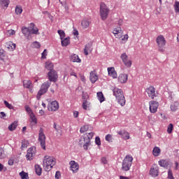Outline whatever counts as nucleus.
<instances>
[{
    "label": "nucleus",
    "mask_w": 179,
    "mask_h": 179,
    "mask_svg": "<svg viewBox=\"0 0 179 179\" xmlns=\"http://www.w3.org/2000/svg\"><path fill=\"white\" fill-rule=\"evenodd\" d=\"M113 96H115L117 103L121 106V107H124L127 101L125 100V96H124V91L118 87H115L113 89Z\"/></svg>",
    "instance_id": "1"
},
{
    "label": "nucleus",
    "mask_w": 179,
    "mask_h": 179,
    "mask_svg": "<svg viewBox=\"0 0 179 179\" xmlns=\"http://www.w3.org/2000/svg\"><path fill=\"white\" fill-rule=\"evenodd\" d=\"M59 108V104L58 101H53L48 106L49 111H57Z\"/></svg>",
    "instance_id": "13"
},
{
    "label": "nucleus",
    "mask_w": 179,
    "mask_h": 179,
    "mask_svg": "<svg viewBox=\"0 0 179 179\" xmlns=\"http://www.w3.org/2000/svg\"><path fill=\"white\" fill-rule=\"evenodd\" d=\"M122 33H124V31L120 27L115 28L113 31V34L116 38H120V36H122Z\"/></svg>",
    "instance_id": "18"
},
{
    "label": "nucleus",
    "mask_w": 179,
    "mask_h": 179,
    "mask_svg": "<svg viewBox=\"0 0 179 179\" xmlns=\"http://www.w3.org/2000/svg\"><path fill=\"white\" fill-rule=\"evenodd\" d=\"M70 76H75V78H78V75L76 74V73H75V71L72 69H70Z\"/></svg>",
    "instance_id": "55"
},
{
    "label": "nucleus",
    "mask_w": 179,
    "mask_h": 179,
    "mask_svg": "<svg viewBox=\"0 0 179 179\" xmlns=\"http://www.w3.org/2000/svg\"><path fill=\"white\" fill-rule=\"evenodd\" d=\"M0 59H1V61L5 59V50L3 49H0Z\"/></svg>",
    "instance_id": "48"
},
{
    "label": "nucleus",
    "mask_w": 179,
    "mask_h": 179,
    "mask_svg": "<svg viewBox=\"0 0 179 179\" xmlns=\"http://www.w3.org/2000/svg\"><path fill=\"white\" fill-rule=\"evenodd\" d=\"M51 86V82L46 81L42 84L40 90L36 95L37 100H40L43 94H45L46 92H48V88Z\"/></svg>",
    "instance_id": "7"
},
{
    "label": "nucleus",
    "mask_w": 179,
    "mask_h": 179,
    "mask_svg": "<svg viewBox=\"0 0 179 179\" xmlns=\"http://www.w3.org/2000/svg\"><path fill=\"white\" fill-rule=\"evenodd\" d=\"M45 68L46 69H48V71H54L53 70V68H54V64H52V63L50 62H48L45 63Z\"/></svg>",
    "instance_id": "35"
},
{
    "label": "nucleus",
    "mask_w": 179,
    "mask_h": 179,
    "mask_svg": "<svg viewBox=\"0 0 179 179\" xmlns=\"http://www.w3.org/2000/svg\"><path fill=\"white\" fill-rule=\"evenodd\" d=\"M45 58H47V49H45L41 54V59H45Z\"/></svg>",
    "instance_id": "53"
},
{
    "label": "nucleus",
    "mask_w": 179,
    "mask_h": 179,
    "mask_svg": "<svg viewBox=\"0 0 179 179\" xmlns=\"http://www.w3.org/2000/svg\"><path fill=\"white\" fill-rule=\"evenodd\" d=\"M150 176L152 177H157V176H159V166H157V164H154L151 166Z\"/></svg>",
    "instance_id": "14"
},
{
    "label": "nucleus",
    "mask_w": 179,
    "mask_h": 179,
    "mask_svg": "<svg viewBox=\"0 0 179 179\" xmlns=\"http://www.w3.org/2000/svg\"><path fill=\"white\" fill-rule=\"evenodd\" d=\"M23 85H24V87H25L26 89H28L29 92H31V93L33 92V89H32V86H31V81L29 80H24L23 81Z\"/></svg>",
    "instance_id": "22"
},
{
    "label": "nucleus",
    "mask_w": 179,
    "mask_h": 179,
    "mask_svg": "<svg viewBox=\"0 0 179 179\" xmlns=\"http://www.w3.org/2000/svg\"><path fill=\"white\" fill-rule=\"evenodd\" d=\"M132 162H134V157L131 155H127L122 161V170L123 171H129L131 166Z\"/></svg>",
    "instance_id": "3"
},
{
    "label": "nucleus",
    "mask_w": 179,
    "mask_h": 179,
    "mask_svg": "<svg viewBox=\"0 0 179 179\" xmlns=\"http://www.w3.org/2000/svg\"><path fill=\"white\" fill-rule=\"evenodd\" d=\"M81 26L83 29H87L90 26V21L87 20H83L81 22Z\"/></svg>",
    "instance_id": "30"
},
{
    "label": "nucleus",
    "mask_w": 179,
    "mask_h": 179,
    "mask_svg": "<svg viewBox=\"0 0 179 179\" xmlns=\"http://www.w3.org/2000/svg\"><path fill=\"white\" fill-rule=\"evenodd\" d=\"M92 51L93 48H92V45H90V43L86 44L84 48L85 55H89V52H92Z\"/></svg>",
    "instance_id": "23"
},
{
    "label": "nucleus",
    "mask_w": 179,
    "mask_h": 179,
    "mask_svg": "<svg viewBox=\"0 0 179 179\" xmlns=\"http://www.w3.org/2000/svg\"><path fill=\"white\" fill-rule=\"evenodd\" d=\"M156 43L159 52H164L166 51V44H167L164 36L159 35L156 38Z\"/></svg>",
    "instance_id": "4"
},
{
    "label": "nucleus",
    "mask_w": 179,
    "mask_h": 179,
    "mask_svg": "<svg viewBox=\"0 0 179 179\" xmlns=\"http://www.w3.org/2000/svg\"><path fill=\"white\" fill-rule=\"evenodd\" d=\"M45 134H44V129L40 128L38 131V142L40 143V145L41 146L42 149L43 150H45Z\"/></svg>",
    "instance_id": "8"
},
{
    "label": "nucleus",
    "mask_w": 179,
    "mask_h": 179,
    "mask_svg": "<svg viewBox=\"0 0 179 179\" xmlns=\"http://www.w3.org/2000/svg\"><path fill=\"white\" fill-rule=\"evenodd\" d=\"M22 34L24 36H28L29 34H31V31L30 29L26 27H23L22 28Z\"/></svg>",
    "instance_id": "33"
},
{
    "label": "nucleus",
    "mask_w": 179,
    "mask_h": 179,
    "mask_svg": "<svg viewBox=\"0 0 179 179\" xmlns=\"http://www.w3.org/2000/svg\"><path fill=\"white\" fill-rule=\"evenodd\" d=\"M29 117L31 118V122L33 124V125H36L37 124V117L34 115V113H31L29 115Z\"/></svg>",
    "instance_id": "34"
},
{
    "label": "nucleus",
    "mask_w": 179,
    "mask_h": 179,
    "mask_svg": "<svg viewBox=\"0 0 179 179\" xmlns=\"http://www.w3.org/2000/svg\"><path fill=\"white\" fill-rule=\"evenodd\" d=\"M108 76H110V78H113V79H117L118 76L117 75V71H115V69L114 67H108Z\"/></svg>",
    "instance_id": "17"
},
{
    "label": "nucleus",
    "mask_w": 179,
    "mask_h": 179,
    "mask_svg": "<svg viewBox=\"0 0 179 179\" xmlns=\"http://www.w3.org/2000/svg\"><path fill=\"white\" fill-rule=\"evenodd\" d=\"M17 127V123L13 122L10 126H8V129L9 131H15Z\"/></svg>",
    "instance_id": "42"
},
{
    "label": "nucleus",
    "mask_w": 179,
    "mask_h": 179,
    "mask_svg": "<svg viewBox=\"0 0 179 179\" xmlns=\"http://www.w3.org/2000/svg\"><path fill=\"white\" fill-rule=\"evenodd\" d=\"M33 47H34V48H40V47H41V45H40L38 42L36 41L33 43Z\"/></svg>",
    "instance_id": "57"
},
{
    "label": "nucleus",
    "mask_w": 179,
    "mask_h": 179,
    "mask_svg": "<svg viewBox=\"0 0 179 179\" xmlns=\"http://www.w3.org/2000/svg\"><path fill=\"white\" fill-rule=\"evenodd\" d=\"M158 164L161 167H169V162L166 159H162L159 161Z\"/></svg>",
    "instance_id": "31"
},
{
    "label": "nucleus",
    "mask_w": 179,
    "mask_h": 179,
    "mask_svg": "<svg viewBox=\"0 0 179 179\" xmlns=\"http://www.w3.org/2000/svg\"><path fill=\"white\" fill-rule=\"evenodd\" d=\"M69 164L71 166V171H73V173H78V171L79 170V164L75 162V161H71Z\"/></svg>",
    "instance_id": "19"
},
{
    "label": "nucleus",
    "mask_w": 179,
    "mask_h": 179,
    "mask_svg": "<svg viewBox=\"0 0 179 179\" xmlns=\"http://www.w3.org/2000/svg\"><path fill=\"white\" fill-rule=\"evenodd\" d=\"M175 13H179V1H176L173 4Z\"/></svg>",
    "instance_id": "38"
},
{
    "label": "nucleus",
    "mask_w": 179,
    "mask_h": 179,
    "mask_svg": "<svg viewBox=\"0 0 179 179\" xmlns=\"http://www.w3.org/2000/svg\"><path fill=\"white\" fill-rule=\"evenodd\" d=\"M21 143H22V145H21L22 150H24L27 148V146H29V141L27 140H23Z\"/></svg>",
    "instance_id": "36"
},
{
    "label": "nucleus",
    "mask_w": 179,
    "mask_h": 179,
    "mask_svg": "<svg viewBox=\"0 0 179 179\" xmlns=\"http://www.w3.org/2000/svg\"><path fill=\"white\" fill-rule=\"evenodd\" d=\"M8 33L10 34V36H13V34H15L16 32L13 29H10L8 31Z\"/></svg>",
    "instance_id": "61"
},
{
    "label": "nucleus",
    "mask_w": 179,
    "mask_h": 179,
    "mask_svg": "<svg viewBox=\"0 0 179 179\" xmlns=\"http://www.w3.org/2000/svg\"><path fill=\"white\" fill-rule=\"evenodd\" d=\"M168 178L174 179V176H173V171H171V169H169L168 171Z\"/></svg>",
    "instance_id": "51"
},
{
    "label": "nucleus",
    "mask_w": 179,
    "mask_h": 179,
    "mask_svg": "<svg viewBox=\"0 0 179 179\" xmlns=\"http://www.w3.org/2000/svg\"><path fill=\"white\" fill-rule=\"evenodd\" d=\"M173 124H169L167 128V132L168 134H171L173 132Z\"/></svg>",
    "instance_id": "52"
},
{
    "label": "nucleus",
    "mask_w": 179,
    "mask_h": 179,
    "mask_svg": "<svg viewBox=\"0 0 179 179\" xmlns=\"http://www.w3.org/2000/svg\"><path fill=\"white\" fill-rule=\"evenodd\" d=\"M149 108H150V112L152 114H155V113H157V109L159 108V102L156 101H150Z\"/></svg>",
    "instance_id": "11"
},
{
    "label": "nucleus",
    "mask_w": 179,
    "mask_h": 179,
    "mask_svg": "<svg viewBox=\"0 0 179 179\" xmlns=\"http://www.w3.org/2000/svg\"><path fill=\"white\" fill-rule=\"evenodd\" d=\"M178 108H179V104L177 102L174 103L171 106V111H177V110H178Z\"/></svg>",
    "instance_id": "39"
},
{
    "label": "nucleus",
    "mask_w": 179,
    "mask_h": 179,
    "mask_svg": "<svg viewBox=\"0 0 179 179\" xmlns=\"http://www.w3.org/2000/svg\"><path fill=\"white\" fill-rule=\"evenodd\" d=\"M35 155H36L35 150L33 147H31L27 150L26 158L27 160H33V157H34Z\"/></svg>",
    "instance_id": "15"
},
{
    "label": "nucleus",
    "mask_w": 179,
    "mask_h": 179,
    "mask_svg": "<svg viewBox=\"0 0 179 179\" xmlns=\"http://www.w3.org/2000/svg\"><path fill=\"white\" fill-rule=\"evenodd\" d=\"M4 104L7 108H9V110H13V106L9 103L7 101H4Z\"/></svg>",
    "instance_id": "50"
},
{
    "label": "nucleus",
    "mask_w": 179,
    "mask_h": 179,
    "mask_svg": "<svg viewBox=\"0 0 179 179\" xmlns=\"http://www.w3.org/2000/svg\"><path fill=\"white\" fill-rule=\"evenodd\" d=\"M4 117H6V114H5L3 112H1L0 118H3Z\"/></svg>",
    "instance_id": "64"
},
{
    "label": "nucleus",
    "mask_w": 179,
    "mask_h": 179,
    "mask_svg": "<svg viewBox=\"0 0 179 179\" xmlns=\"http://www.w3.org/2000/svg\"><path fill=\"white\" fill-rule=\"evenodd\" d=\"M6 155H5V151L3 150V148H0V159H5V157Z\"/></svg>",
    "instance_id": "49"
},
{
    "label": "nucleus",
    "mask_w": 179,
    "mask_h": 179,
    "mask_svg": "<svg viewBox=\"0 0 179 179\" xmlns=\"http://www.w3.org/2000/svg\"><path fill=\"white\" fill-rule=\"evenodd\" d=\"M20 176L21 177V179H29V173L23 171L20 173Z\"/></svg>",
    "instance_id": "40"
},
{
    "label": "nucleus",
    "mask_w": 179,
    "mask_h": 179,
    "mask_svg": "<svg viewBox=\"0 0 179 179\" xmlns=\"http://www.w3.org/2000/svg\"><path fill=\"white\" fill-rule=\"evenodd\" d=\"M25 110L29 114V115L31 113L33 114V111L31 110V108H30V107H29V106H25Z\"/></svg>",
    "instance_id": "58"
},
{
    "label": "nucleus",
    "mask_w": 179,
    "mask_h": 179,
    "mask_svg": "<svg viewBox=\"0 0 179 179\" xmlns=\"http://www.w3.org/2000/svg\"><path fill=\"white\" fill-rule=\"evenodd\" d=\"M90 80L92 82V83H96V82L99 80V76L96 73V71H92L90 73Z\"/></svg>",
    "instance_id": "20"
},
{
    "label": "nucleus",
    "mask_w": 179,
    "mask_h": 179,
    "mask_svg": "<svg viewBox=\"0 0 179 179\" xmlns=\"http://www.w3.org/2000/svg\"><path fill=\"white\" fill-rule=\"evenodd\" d=\"M57 33L59 35L61 40L65 38V31H64V30H58Z\"/></svg>",
    "instance_id": "43"
},
{
    "label": "nucleus",
    "mask_w": 179,
    "mask_h": 179,
    "mask_svg": "<svg viewBox=\"0 0 179 179\" xmlns=\"http://www.w3.org/2000/svg\"><path fill=\"white\" fill-rule=\"evenodd\" d=\"M129 38V37L128 36V34H125L124 36H122V35L120 36L119 38H121L122 41L127 43V41H128Z\"/></svg>",
    "instance_id": "47"
},
{
    "label": "nucleus",
    "mask_w": 179,
    "mask_h": 179,
    "mask_svg": "<svg viewBox=\"0 0 179 179\" xmlns=\"http://www.w3.org/2000/svg\"><path fill=\"white\" fill-rule=\"evenodd\" d=\"M145 93H147L148 97L152 99V100L157 97V92H156V88L153 85H150V87L145 89Z\"/></svg>",
    "instance_id": "9"
},
{
    "label": "nucleus",
    "mask_w": 179,
    "mask_h": 179,
    "mask_svg": "<svg viewBox=\"0 0 179 179\" xmlns=\"http://www.w3.org/2000/svg\"><path fill=\"white\" fill-rule=\"evenodd\" d=\"M31 34H40V32H38V28L34 27L32 28L31 30Z\"/></svg>",
    "instance_id": "46"
},
{
    "label": "nucleus",
    "mask_w": 179,
    "mask_h": 179,
    "mask_svg": "<svg viewBox=\"0 0 179 179\" xmlns=\"http://www.w3.org/2000/svg\"><path fill=\"white\" fill-rule=\"evenodd\" d=\"M55 177L56 179H59L61 177V172H59V171H56Z\"/></svg>",
    "instance_id": "59"
},
{
    "label": "nucleus",
    "mask_w": 179,
    "mask_h": 179,
    "mask_svg": "<svg viewBox=\"0 0 179 179\" xmlns=\"http://www.w3.org/2000/svg\"><path fill=\"white\" fill-rule=\"evenodd\" d=\"M61 40H62L61 43H62V47H68V45H69V44H71V41H70L69 37H66V38L61 39Z\"/></svg>",
    "instance_id": "25"
},
{
    "label": "nucleus",
    "mask_w": 179,
    "mask_h": 179,
    "mask_svg": "<svg viewBox=\"0 0 179 179\" xmlns=\"http://www.w3.org/2000/svg\"><path fill=\"white\" fill-rule=\"evenodd\" d=\"M105 141H106L107 142H109V143L113 142V135L107 134L105 137Z\"/></svg>",
    "instance_id": "45"
},
{
    "label": "nucleus",
    "mask_w": 179,
    "mask_h": 179,
    "mask_svg": "<svg viewBox=\"0 0 179 179\" xmlns=\"http://www.w3.org/2000/svg\"><path fill=\"white\" fill-rule=\"evenodd\" d=\"M120 59H122L124 66L127 68H131V66H132V60L129 59L127 53H122L120 55Z\"/></svg>",
    "instance_id": "10"
},
{
    "label": "nucleus",
    "mask_w": 179,
    "mask_h": 179,
    "mask_svg": "<svg viewBox=\"0 0 179 179\" xmlns=\"http://www.w3.org/2000/svg\"><path fill=\"white\" fill-rule=\"evenodd\" d=\"M70 61L71 62H82V60L80 58H79V56L78 55H73L70 57Z\"/></svg>",
    "instance_id": "26"
},
{
    "label": "nucleus",
    "mask_w": 179,
    "mask_h": 179,
    "mask_svg": "<svg viewBox=\"0 0 179 179\" xmlns=\"http://www.w3.org/2000/svg\"><path fill=\"white\" fill-rule=\"evenodd\" d=\"M101 163L103 164H107V158L106 157H102L101 159Z\"/></svg>",
    "instance_id": "62"
},
{
    "label": "nucleus",
    "mask_w": 179,
    "mask_h": 179,
    "mask_svg": "<svg viewBox=\"0 0 179 179\" xmlns=\"http://www.w3.org/2000/svg\"><path fill=\"white\" fill-rule=\"evenodd\" d=\"M22 12H23V8L20 6H17L15 7V13L16 15H22Z\"/></svg>",
    "instance_id": "41"
},
{
    "label": "nucleus",
    "mask_w": 179,
    "mask_h": 179,
    "mask_svg": "<svg viewBox=\"0 0 179 179\" xmlns=\"http://www.w3.org/2000/svg\"><path fill=\"white\" fill-rule=\"evenodd\" d=\"M89 106H90V102L87 101H84L83 103V108L84 110H87V107H89Z\"/></svg>",
    "instance_id": "44"
},
{
    "label": "nucleus",
    "mask_w": 179,
    "mask_h": 179,
    "mask_svg": "<svg viewBox=\"0 0 179 179\" xmlns=\"http://www.w3.org/2000/svg\"><path fill=\"white\" fill-rule=\"evenodd\" d=\"M99 13L102 20H106L110 15V8L103 2L100 3Z\"/></svg>",
    "instance_id": "5"
},
{
    "label": "nucleus",
    "mask_w": 179,
    "mask_h": 179,
    "mask_svg": "<svg viewBox=\"0 0 179 179\" xmlns=\"http://www.w3.org/2000/svg\"><path fill=\"white\" fill-rule=\"evenodd\" d=\"M118 135H120L122 136V139L124 141H128V139H130L129 132L125 131V130H120L117 132Z\"/></svg>",
    "instance_id": "16"
},
{
    "label": "nucleus",
    "mask_w": 179,
    "mask_h": 179,
    "mask_svg": "<svg viewBox=\"0 0 179 179\" xmlns=\"http://www.w3.org/2000/svg\"><path fill=\"white\" fill-rule=\"evenodd\" d=\"M78 145L80 148H83L84 150H87L89 149V146L92 145V143L87 134H84L80 138Z\"/></svg>",
    "instance_id": "6"
},
{
    "label": "nucleus",
    "mask_w": 179,
    "mask_h": 179,
    "mask_svg": "<svg viewBox=\"0 0 179 179\" xmlns=\"http://www.w3.org/2000/svg\"><path fill=\"white\" fill-rule=\"evenodd\" d=\"M84 135H87V137H88L89 139H90V140H92V139L93 138V136H94V133L90 132V133H88V134H84Z\"/></svg>",
    "instance_id": "54"
},
{
    "label": "nucleus",
    "mask_w": 179,
    "mask_h": 179,
    "mask_svg": "<svg viewBox=\"0 0 179 179\" xmlns=\"http://www.w3.org/2000/svg\"><path fill=\"white\" fill-rule=\"evenodd\" d=\"M10 3V1L9 0H0V8H3V9H6L9 6Z\"/></svg>",
    "instance_id": "24"
},
{
    "label": "nucleus",
    "mask_w": 179,
    "mask_h": 179,
    "mask_svg": "<svg viewBox=\"0 0 179 179\" xmlns=\"http://www.w3.org/2000/svg\"><path fill=\"white\" fill-rule=\"evenodd\" d=\"M57 164V161L54 157L45 155L43 158V169L45 171H51L54 166Z\"/></svg>",
    "instance_id": "2"
},
{
    "label": "nucleus",
    "mask_w": 179,
    "mask_h": 179,
    "mask_svg": "<svg viewBox=\"0 0 179 179\" xmlns=\"http://www.w3.org/2000/svg\"><path fill=\"white\" fill-rule=\"evenodd\" d=\"M96 96L100 103H103V101L106 100V98H104V94H103L102 92H97Z\"/></svg>",
    "instance_id": "32"
},
{
    "label": "nucleus",
    "mask_w": 179,
    "mask_h": 179,
    "mask_svg": "<svg viewBox=\"0 0 179 179\" xmlns=\"http://www.w3.org/2000/svg\"><path fill=\"white\" fill-rule=\"evenodd\" d=\"M161 152H162V150H160V148L159 147H155L152 150V155L155 157H157V156H160Z\"/></svg>",
    "instance_id": "28"
},
{
    "label": "nucleus",
    "mask_w": 179,
    "mask_h": 179,
    "mask_svg": "<svg viewBox=\"0 0 179 179\" xmlns=\"http://www.w3.org/2000/svg\"><path fill=\"white\" fill-rule=\"evenodd\" d=\"M34 169L36 174H37V176H41L43 173V169L41 168V166H40L39 164H35Z\"/></svg>",
    "instance_id": "27"
},
{
    "label": "nucleus",
    "mask_w": 179,
    "mask_h": 179,
    "mask_svg": "<svg viewBox=\"0 0 179 179\" xmlns=\"http://www.w3.org/2000/svg\"><path fill=\"white\" fill-rule=\"evenodd\" d=\"M95 143H96V145H98V146H100L101 145V141H100V137H96Z\"/></svg>",
    "instance_id": "56"
},
{
    "label": "nucleus",
    "mask_w": 179,
    "mask_h": 179,
    "mask_svg": "<svg viewBox=\"0 0 179 179\" xmlns=\"http://www.w3.org/2000/svg\"><path fill=\"white\" fill-rule=\"evenodd\" d=\"M48 78L49 79V82H57V79H58V74H57V71L55 70H51L48 73Z\"/></svg>",
    "instance_id": "12"
},
{
    "label": "nucleus",
    "mask_w": 179,
    "mask_h": 179,
    "mask_svg": "<svg viewBox=\"0 0 179 179\" xmlns=\"http://www.w3.org/2000/svg\"><path fill=\"white\" fill-rule=\"evenodd\" d=\"M6 47L10 51H13L16 49V44L13 43V42H8L6 43Z\"/></svg>",
    "instance_id": "29"
},
{
    "label": "nucleus",
    "mask_w": 179,
    "mask_h": 179,
    "mask_svg": "<svg viewBox=\"0 0 179 179\" xmlns=\"http://www.w3.org/2000/svg\"><path fill=\"white\" fill-rule=\"evenodd\" d=\"M78 116H79V112H78V111H74V112H73V117H74L75 118H78Z\"/></svg>",
    "instance_id": "63"
},
{
    "label": "nucleus",
    "mask_w": 179,
    "mask_h": 179,
    "mask_svg": "<svg viewBox=\"0 0 179 179\" xmlns=\"http://www.w3.org/2000/svg\"><path fill=\"white\" fill-rule=\"evenodd\" d=\"M117 80L120 83H127L128 76L127 74L121 73L119 75Z\"/></svg>",
    "instance_id": "21"
},
{
    "label": "nucleus",
    "mask_w": 179,
    "mask_h": 179,
    "mask_svg": "<svg viewBox=\"0 0 179 179\" xmlns=\"http://www.w3.org/2000/svg\"><path fill=\"white\" fill-rule=\"evenodd\" d=\"M87 131H89V125L85 124L83 127H81L80 129V132L81 134H85V132H87Z\"/></svg>",
    "instance_id": "37"
},
{
    "label": "nucleus",
    "mask_w": 179,
    "mask_h": 179,
    "mask_svg": "<svg viewBox=\"0 0 179 179\" xmlns=\"http://www.w3.org/2000/svg\"><path fill=\"white\" fill-rule=\"evenodd\" d=\"M55 130L57 131V132H59L60 135H62V130L61 129V127L58 126L57 128L55 129Z\"/></svg>",
    "instance_id": "60"
}]
</instances>
